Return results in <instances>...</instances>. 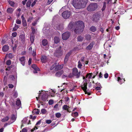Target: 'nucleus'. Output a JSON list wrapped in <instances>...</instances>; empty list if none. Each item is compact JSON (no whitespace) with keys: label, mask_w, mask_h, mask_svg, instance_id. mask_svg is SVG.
I'll use <instances>...</instances> for the list:
<instances>
[{"label":"nucleus","mask_w":132,"mask_h":132,"mask_svg":"<svg viewBox=\"0 0 132 132\" xmlns=\"http://www.w3.org/2000/svg\"><path fill=\"white\" fill-rule=\"evenodd\" d=\"M29 122H28L27 119L26 118H25L22 121V123L23 124H26L27 123H28V124H30V123H29L30 122V120H29Z\"/></svg>","instance_id":"obj_24"},{"label":"nucleus","mask_w":132,"mask_h":132,"mask_svg":"<svg viewBox=\"0 0 132 132\" xmlns=\"http://www.w3.org/2000/svg\"><path fill=\"white\" fill-rule=\"evenodd\" d=\"M4 94L3 92H1L0 93V97H2L4 96Z\"/></svg>","instance_id":"obj_61"},{"label":"nucleus","mask_w":132,"mask_h":132,"mask_svg":"<svg viewBox=\"0 0 132 132\" xmlns=\"http://www.w3.org/2000/svg\"><path fill=\"white\" fill-rule=\"evenodd\" d=\"M78 115V113L77 112H75L74 113H72L71 114V116L75 117H77Z\"/></svg>","instance_id":"obj_30"},{"label":"nucleus","mask_w":132,"mask_h":132,"mask_svg":"<svg viewBox=\"0 0 132 132\" xmlns=\"http://www.w3.org/2000/svg\"><path fill=\"white\" fill-rule=\"evenodd\" d=\"M48 44V42L47 40L46 39H44L42 41V44L44 46Z\"/></svg>","instance_id":"obj_21"},{"label":"nucleus","mask_w":132,"mask_h":132,"mask_svg":"<svg viewBox=\"0 0 132 132\" xmlns=\"http://www.w3.org/2000/svg\"><path fill=\"white\" fill-rule=\"evenodd\" d=\"M16 117L14 115H13L11 117L12 122H11V123H12L14 121L16 120Z\"/></svg>","instance_id":"obj_26"},{"label":"nucleus","mask_w":132,"mask_h":132,"mask_svg":"<svg viewBox=\"0 0 132 132\" xmlns=\"http://www.w3.org/2000/svg\"><path fill=\"white\" fill-rule=\"evenodd\" d=\"M73 73H70L68 77L69 78H72L73 76Z\"/></svg>","instance_id":"obj_54"},{"label":"nucleus","mask_w":132,"mask_h":132,"mask_svg":"<svg viewBox=\"0 0 132 132\" xmlns=\"http://www.w3.org/2000/svg\"><path fill=\"white\" fill-rule=\"evenodd\" d=\"M71 54V53H68L65 56L64 60V62L65 63H66L68 60V57L69 56H70Z\"/></svg>","instance_id":"obj_17"},{"label":"nucleus","mask_w":132,"mask_h":132,"mask_svg":"<svg viewBox=\"0 0 132 132\" xmlns=\"http://www.w3.org/2000/svg\"><path fill=\"white\" fill-rule=\"evenodd\" d=\"M36 3V2L35 1L31 4V6L32 7H33L35 4Z\"/></svg>","instance_id":"obj_62"},{"label":"nucleus","mask_w":132,"mask_h":132,"mask_svg":"<svg viewBox=\"0 0 132 132\" xmlns=\"http://www.w3.org/2000/svg\"><path fill=\"white\" fill-rule=\"evenodd\" d=\"M106 3L105 2L104 3L103 6L102 8V11H103L105 10V9L106 7Z\"/></svg>","instance_id":"obj_44"},{"label":"nucleus","mask_w":132,"mask_h":132,"mask_svg":"<svg viewBox=\"0 0 132 132\" xmlns=\"http://www.w3.org/2000/svg\"><path fill=\"white\" fill-rule=\"evenodd\" d=\"M23 25L24 26H26L27 25V23L25 20H22Z\"/></svg>","instance_id":"obj_42"},{"label":"nucleus","mask_w":132,"mask_h":132,"mask_svg":"<svg viewBox=\"0 0 132 132\" xmlns=\"http://www.w3.org/2000/svg\"><path fill=\"white\" fill-rule=\"evenodd\" d=\"M71 14V12L68 11H66L63 12L62 14V17L64 19L68 18Z\"/></svg>","instance_id":"obj_6"},{"label":"nucleus","mask_w":132,"mask_h":132,"mask_svg":"<svg viewBox=\"0 0 132 132\" xmlns=\"http://www.w3.org/2000/svg\"><path fill=\"white\" fill-rule=\"evenodd\" d=\"M37 21H35L32 23V24L33 26H35L37 24Z\"/></svg>","instance_id":"obj_63"},{"label":"nucleus","mask_w":132,"mask_h":132,"mask_svg":"<svg viewBox=\"0 0 132 132\" xmlns=\"http://www.w3.org/2000/svg\"><path fill=\"white\" fill-rule=\"evenodd\" d=\"M9 119V118L8 117H6L4 118L3 119H2V122H5L6 121H7Z\"/></svg>","instance_id":"obj_33"},{"label":"nucleus","mask_w":132,"mask_h":132,"mask_svg":"<svg viewBox=\"0 0 132 132\" xmlns=\"http://www.w3.org/2000/svg\"><path fill=\"white\" fill-rule=\"evenodd\" d=\"M6 56L8 57L9 58H12L13 57V55L12 54L10 53L7 54L6 55Z\"/></svg>","instance_id":"obj_31"},{"label":"nucleus","mask_w":132,"mask_h":132,"mask_svg":"<svg viewBox=\"0 0 132 132\" xmlns=\"http://www.w3.org/2000/svg\"><path fill=\"white\" fill-rule=\"evenodd\" d=\"M61 47L60 46L59 49L57 50L56 51V53L59 54V55H60L62 53V52L61 49Z\"/></svg>","instance_id":"obj_25"},{"label":"nucleus","mask_w":132,"mask_h":132,"mask_svg":"<svg viewBox=\"0 0 132 132\" xmlns=\"http://www.w3.org/2000/svg\"><path fill=\"white\" fill-rule=\"evenodd\" d=\"M41 123V120H40L38 121L36 123V126L33 128V129H32L31 130V131L32 132H33L34 130L37 129H38L37 127H38V126Z\"/></svg>","instance_id":"obj_9"},{"label":"nucleus","mask_w":132,"mask_h":132,"mask_svg":"<svg viewBox=\"0 0 132 132\" xmlns=\"http://www.w3.org/2000/svg\"><path fill=\"white\" fill-rule=\"evenodd\" d=\"M9 49V47L7 45H4L2 48V50L4 52H6L8 51Z\"/></svg>","instance_id":"obj_19"},{"label":"nucleus","mask_w":132,"mask_h":132,"mask_svg":"<svg viewBox=\"0 0 132 132\" xmlns=\"http://www.w3.org/2000/svg\"><path fill=\"white\" fill-rule=\"evenodd\" d=\"M94 44L93 43H91L86 48L87 50H90L92 49L93 47Z\"/></svg>","instance_id":"obj_20"},{"label":"nucleus","mask_w":132,"mask_h":132,"mask_svg":"<svg viewBox=\"0 0 132 132\" xmlns=\"http://www.w3.org/2000/svg\"><path fill=\"white\" fill-rule=\"evenodd\" d=\"M89 76L88 77V79L91 78L92 76V73H89Z\"/></svg>","instance_id":"obj_53"},{"label":"nucleus","mask_w":132,"mask_h":132,"mask_svg":"<svg viewBox=\"0 0 132 132\" xmlns=\"http://www.w3.org/2000/svg\"><path fill=\"white\" fill-rule=\"evenodd\" d=\"M16 23L18 24H20L21 23V21L20 20L17 19L16 20Z\"/></svg>","instance_id":"obj_49"},{"label":"nucleus","mask_w":132,"mask_h":132,"mask_svg":"<svg viewBox=\"0 0 132 132\" xmlns=\"http://www.w3.org/2000/svg\"><path fill=\"white\" fill-rule=\"evenodd\" d=\"M60 41V39L59 37H54V41L55 43L57 44Z\"/></svg>","instance_id":"obj_22"},{"label":"nucleus","mask_w":132,"mask_h":132,"mask_svg":"<svg viewBox=\"0 0 132 132\" xmlns=\"http://www.w3.org/2000/svg\"><path fill=\"white\" fill-rule=\"evenodd\" d=\"M41 113L43 114H45L47 112L46 110L44 109H42L41 110Z\"/></svg>","instance_id":"obj_37"},{"label":"nucleus","mask_w":132,"mask_h":132,"mask_svg":"<svg viewBox=\"0 0 132 132\" xmlns=\"http://www.w3.org/2000/svg\"><path fill=\"white\" fill-rule=\"evenodd\" d=\"M46 123L48 124H50L52 122V121L51 120H46Z\"/></svg>","instance_id":"obj_51"},{"label":"nucleus","mask_w":132,"mask_h":132,"mask_svg":"<svg viewBox=\"0 0 132 132\" xmlns=\"http://www.w3.org/2000/svg\"><path fill=\"white\" fill-rule=\"evenodd\" d=\"M27 0H25L24 1H22V4L23 5H25L26 3Z\"/></svg>","instance_id":"obj_60"},{"label":"nucleus","mask_w":132,"mask_h":132,"mask_svg":"<svg viewBox=\"0 0 132 132\" xmlns=\"http://www.w3.org/2000/svg\"><path fill=\"white\" fill-rule=\"evenodd\" d=\"M90 30L93 32L95 31L96 30V28L94 26H92L90 28Z\"/></svg>","instance_id":"obj_36"},{"label":"nucleus","mask_w":132,"mask_h":132,"mask_svg":"<svg viewBox=\"0 0 132 132\" xmlns=\"http://www.w3.org/2000/svg\"><path fill=\"white\" fill-rule=\"evenodd\" d=\"M17 100L16 101V105L18 106L19 108L21 106V102L19 99L17 98Z\"/></svg>","instance_id":"obj_14"},{"label":"nucleus","mask_w":132,"mask_h":132,"mask_svg":"<svg viewBox=\"0 0 132 132\" xmlns=\"http://www.w3.org/2000/svg\"><path fill=\"white\" fill-rule=\"evenodd\" d=\"M53 0H48V2L47 3L48 4H50L52 2Z\"/></svg>","instance_id":"obj_57"},{"label":"nucleus","mask_w":132,"mask_h":132,"mask_svg":"<svg viewBox=\"0 0 132 132\" xmlns=\"http://www.w3.org/2000/svg\"><path fill=\"white\" fill-rule=\"evenodd\" d=\"M70 35V34L69 32H66L62 35V38L64 40H67L69 38Z\"/></svg>","instance_id":"obj_7"},{"label":"nucleus","mask_w":132,"mask_h":132,"mask_svg":"<svg viewBox=\"0 0 132 132\" xmlns=\"http://www.w3.org/2000/svg\"><path fill=\"white\" fill-rule=\"evenodd\" d=\"M20 38L22 43H24L25 41V36L24 35H21L20 36Z\"/></svg>","instance_id":"obj_18"},{"label":"nucleus","mask_w":132,"mask_h":132,"mask_svg":"<svg viewBox=\"0 0 132 132\" xmlns=\"http://www.w3.org/2000/svg\"><path fill=\"white\" fill-rule=\"evenodd\" d=\"M68 106L67 105H64L63 106V109L65 110H67L68 109Z\"/></svg>","instance_id":"obj_46"},{"label":"nucleus","mask_w":132,"mask_h":132,"mask_svg":"<svg viewBox=\"0 0 132 132\" xmlns=\"http://www.w3.org/2000/svg\"><path fill=\"white\" fill-rule=\"evenodd\" d=\"M63 66V64L60 65L58 63H55L50 68V69L52 70L54 68L55 70H58L62 69Z\"/></svg>","instance_id":"obj_4"},{"label":"nucleus","mask_w":132,"mask_h":132,"mask_svg":"<svg viewBox=\"0 0 132 132\" xmlns=\"http://www.w3.org/2000/svg\"><path fill=\"white\" fill-rule=\"evenodd\" d=\"M95 17V18L94 19V20L96 21H97L100 18L99 15H96Z\"/></svg>","instance_id":"obj_38"},{"label":"nucleus","mask_w":132,"mask_h":132,"mask_svg":"<svg viewBox=\"0 0 132 132\" xmlns=\"http://www.w3.org/2000/svg\"><path fill=\"white\" fill-rule=\"evenodd\" d=\"M9 88H12L13 87V86L12 84H10L9 85Z\"/></svg>","instance_id":"obj_56"},{"label":"nucleus","mask_w":132,"mask_h":132,"mask_svg":"<svg viewBox=\"0 0 132 132\" xmlns=\"http://www.w3.org/2000/svg\"><path fill=\"white\" fill-rule=\"evenodd\" d=\"M88 0H73V5L76 9H79L85 7Z\"/></svg>","instance_id":"obj_1"},{"label":"nucleus","mask_w":132,"mask_h":132,"mask_svg":"<svg viewBox=\"0 0 132 132\" xmlns=\"http://www.w3.org/2000/svg\"><path fill=\"white\" fill-rule=\"evenodd\" d=\"M19 60L20 61L21 63L23 66H24V65L25 63V59L24 57V56L21 57L19 58Z\"/></svg>","instance_id":"obj_10"},{"label":"nucleus","mask_w":132,"mask_h":132,"mask_svg":"<svg viewBox=\"0 0 132 132\" xmlns=\"http://www.w3.org/2000/svg\"><path fill=\"white\" fill-rule=\"evenodd\" d=\"M48 97L47 95L45 94L43 95L42 97V99L43 101H45L47 99Z\"/></svg>","instance_id":"obj_23"},{"label":"nucleus","mask_w":132,"mask_h":132,"mask_svg":"<svg viewBox=\"0 0 132 132\" xmlns=\"http://www.w3.org/2000/svg\"><path fill=\"white\" fill-rule=\"evenodd\" d=\"M14 96L15 98H16L18 96V93L16 92H15L14 94Z\"/></svg>","instance_id":"obj_55"},{"label":"nucleus","mask_w":132,"mask_h":132,"mask_svg":"<svg viewBox=\"0 0 132 132\" xmlns=\"http://www.w3.org/2000/svg\"><path fill=\"white\" fill-rule=\"evenodd\" d=\"M31 2L30 1H28L26 5L27 7H30L31 5Z\"/></svg>","instance_id":"obj_41"},{"label":"nucleus","mask_w":132,"mask_h":132,"mask_svg":"<svg viewBox=\"0 0 132 132\" xmlns=\"http://www.w3.org/2000/svg\"><path fill=\"white\" fill-rule=\"evenodd\" d=\"M95 89L97 90H100L101 89V88L100 87H97L95 88Z\"/></svg>","instance_id":"obj_64"},{"label":"nucleus","mask_w":132,"mask_h":132,"mask_svg":"<svg viewBox=\"0 0 132 132\" xmlns=\"http://www.w3.org/2000/svg\"><path fill=\"white\" fill-rule=\"evenodd\" d=\"M53 103V101L52 100H50L49 101L48 103L49 105H51Z\"/></svg>","instance_id":"obj_48"},{"label":"nucleus","mask_w":132,"mask_h":132,"mask_svg":"<svg viewBox=\"0 0 132 132\" xmlns=\"http://www.w3.org/2000/svg\"><path fill=\"white\" fill-rule=\"evenodd\" d=\"M87 83H85L82 86L81 88L82 89L84 90L85 92L86 91V89L87 88Z\"/></svg>","instance_id":"obj_12"},{"label":"nucleus","mask_w":132,"mask_h":132,"mask_svg":"<svg viewBox=\"0 0 132 132\" xmlns=\"http://www.w3.org/2000/svg\"><path fill=\"white\" fill-rule=\"evenodd\" d=\"M73 26L74 24L73 22H70L68 26V29L71 30H73Z\"/></svg>","instance_id":"obj_11"},{"label":"nucleus","mask_w":132,"mask_h":132,"mask_svg":"<svg viewBox=\"0 0 132 132\" xmlns=\"http://www.w3.org/2000/svg\"><path fill=\"white\" fill-rule=\"evenodd\" d=\"M21 9L19 8L16 11V15L18 17V18H19L20 15V11Z\"/></svg>","instance_id":"obj_15"},{"label":"nucleus","mask_w":132,"mask_h":132,"mask_svg":"<svg viewBox=\"0 0 132 132\" xmlns=\"http://www.w3.org/2000/svg\"><path fill=\"white\" fill-rule=\"evenodd\" d=\"M72 73L77 78H78L80 77V72H78L77 69L76 68H75L72 69Z\"/></svg>","instance_id":"obj_5"},{"label":"nucleus","mask_w":132,"mask_h":132,"mask_svg":"<svg viewBox=\"0 0 132 132\" xmlns=\"http://www.w3.org/2000/svg\"><path fill=\"white\" fill-rule=\"evenodd\" d=\"M41 60L43 63H45L47 61V58L46 56H43L41 58Z\"/></svg>","instance_id":"obj_16"},{"label":"nucleus","mask_w":132,"mask_h":132,"mask_svg":"<svg viewBox=\"0 0 132 132\" xmlns=\"http://www.w3.org/2000/svg\"><path fill=\"white\" fill-rule=\"evenodd\" d=\"M82 66V63L81 61H79L78 62V67L80 69L81 68Z\"/></svg>","instance_id":"obj_34"},{"label":"nucleus","mask_w":132,"mask_h":132,"mask_svg":"<svg viewBox=\"0 0 132 132\" xmlns=\"http://www.w3.org/2000/svg\"><path fill=\"white\" fill-rule=\"evenodd\" d=\"M22 132H27V129L25 128L23 129L22 130Z\"/></svg>","instance_id":"obj_59"},{"label":"nucleus","mask_w":132,"mask_h":132,"mask_svg":"<svg viewBox=\"0 0 132 132\" xmlns=\"http://www.w3.org/2000/svg\"><path fill=\"white\" fill-rule=\"evenodd\" d=\"M31 67L34 70L33 71L34 73H37V71L39 70V68L37 67L36 64H34L32 65Z\"/></svg>","instance_id":"obj_8"},{"label":"nucleus","mask_w":132,"mask_h":132,"mask_svg":"<svg viewBox=\"0 0 132 132\" xmlns=\"http://www.w3.org/2000/svg\"><path fill=\"white\" fill-rule=\"evenodd\" d=\"M10 77L13 80H15L16 79V78H15L14 76L13 75L10 76Z\"/></svg>","instance_id":"obj_50"},{"label":"nucleus","mask_w":132,"mask_h":132,"mask_svg":"<svg viewBox=\"0 0 132 132\" xmlns=\"http://www.w3.org/2000/svg\"><path fill=\"white\" fill-rule=\"evenodd\" d=\"M13 10H13L12 8H9L7 9V11L8 13H12Z\"/></svg>","instance_id":"obj_29"},{"label":"nucleus","mask_w":132,"mask_h":132,"mask_svg":"<svg viewBox=\"0 0 132 132\" xmlns=\"http://www.w3.org/2000/svg\"><path fill=\"white\" fill-rule=\"evenodd\" d=\"M17 34L16 32H14L12 33V35L14 37H15L16 35Z\"/></svg>","instance_id":"obj_52"},{"label":"nucleus","mask_w":132,"mask_h":132,"mask_svg":"<svg viewBox=\"0 0 132 132\" xmlns=\"http://www.w3.org/2000/svg\"><path fill=\"white\" fill-rule=\"evenodd\" d=\"M11 63V61L10 60L7 61L6 62V64L8 65H10Z\"/></svg>","instance_id":"obj_45"},{"label":"nucleus","mask_w":132,"mask_h":132,"mask_svg":"<svg viewBox=\"0 0 132 132\" xmlns=\"http://www.w3.org/2000/svg\"><path fill=\"white\" fill-rule=\"evenodd\" d=\"M61 114L59 113H57L55 114V116L57 118H60L61 116Z\"/></svg>","instance_id":"obj_43"},{"label":"nucleus","mask_w":132,"mask_h":132,"mask_svg":"<svg viewBox=\"0 0 132 132\" xmlns=\"http://www.w3.org/2000/svg\"><path fill=\"white\" fill-rule=\"evenodd\" d=\"M77 39L78 41L81 42L83 39V38L81 36H79L78 37Z\"/></svg>","instance_id":"obj_35"},{"label":"nucleus","mask_w":132,"mask_h":132,"mask_svg":"<svg viewBox=\"0 0 132 132\" xmlns=\"http://www.w3.org/2000/svg\"><path fill=\"white\" fill-rule=\"evenodd\" d=\"M34 36L33 34L31 35L30 37V40L31 42L33 43L34 42Z\"/></svg>","instance_id":"obj_32"},{"label":"nucleus","mask_w":132,"mask_h":132,"mask_svg":"<svg viewBox=\"0 0 132 132\" xmlns=\"http://www.w3.org/2000/svg\"><path fill=\"white\" fill-rule=\"evenodd\" d=\"M40 112V111L38 109H34L32 111L33 113L34 114H39V113Z\"/></svg>","instance_id":"obj_27"},{"label":"nucleus","mask_w":132,"mask_h":132,"mask_svg":"<svg viewBox=\"0 0 132 132\" xmlns=\"http://www.w3.org/2000/svg\"><path fill=\"white\" fill-rule=\"evenodd\" d=\"M108 74L107 73H105L104 75V77L105 78H108Z\"/></svg>","instance_id":"obj_58"},{"label":"nucleus","mask_w":132,"mask_h":132,"mask_svg":"<svg viewBox=\"0 0 132 132\" xmlns=\"http://www.w3.org/2000/svg\"><path fill=\"white\" fill-rule=\"evenodd\" d=\"M9 4L12 6H14V2L10 1L9 2Z\"/></svg>","instance_id":"obj_39"},{"label":"nucleus","mask_w":132,"mask_h":132,"mask_svg":"<svg viewBox=\"0 0 132 132\" xmlns=\"http://www.w3.org/2000/svg\"><path fill=\"white\" fill-rule=\"evenodd\" d=\"M58 104H55L54 106V108L55 110H57L58 109Z\"/></svg>","instance_id":"obj_47"},{"label":"nucleus","mask_w":132,"mask_h":132,"mask_svg":"<svg viewBox=\"0 0 132 132\" xmlns=\"http://www.w3.org/2000/svg\"><path fill=\"white\" fill-rule=\"evenodd\" d=\"M63 73V71L62 70H61L57 72L55 74V76L57 77H60Z\"/></svg>","instance_id":"obj_13"},{"label":"nucleus","mask_w":132,"mask_h":132,"mask_svg":"<svg viewBox=\"0 0 132 132\" xmlns=\"http://www.w3.org/2000/svg\"><path fill=\"white\" fill-rule=\"evenodd\" d=\"M97 3H91L87 7V10L88 11H93L97 8Z\"/></svg>","instance_id":"obj_3"},{"label":"nucleus","mask_w":132,"mask_h":132,"mask_svg":"<svg viewBox=\"0 0 132 132\" xmlns=\"http://www.w3.org/2000/svg\"><path fill=\"white\" fill-rule=\"evenodd\" d=\"M85 37L86 40H90L91 36L89 35H85Z\"/></svg>","instance_id":"obj_28"},{"label":"nucleus","mask_w":132,"mask_h":132,"mask_svg":"<svg viewBox=\"0 0 132 132\" xmlns=\"http://www.w3.org/2000/svg\"><path fill=\"white\" fill-rule=\"evenodd\" d=\"M75 28L74 31L76 34H80L81 33L84 27V22L81 21L76 22L75 24Z\"/></svg>","instance_id":"obj_2"},{"label":"nucleus","mask_w":132,"mask_h":132,"mask_svg":"<svg viewBox=\"0 0 132 132\" xmlns=\"http://www.w3.org/2000/svg\"><path fill=\"white\" fill-rule=\"evenodd\" d=\"M117 80L118 81H119V82L124 81H125V80L124 79H121L120 77H118Z\"/></svg>","instance_id":"obj_40"}]
</instances>
